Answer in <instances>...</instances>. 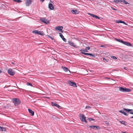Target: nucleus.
<instances>
[{"label": "nucleus", "instance_id": "7ed1b4c3", "mask_svg": "<svg viewBox=\"0 0 133 133\" xmlns=\"http://www.w3.org/2000/svg\"><path fill=\"white\" fill-rule=\"evenodd\" d=\"M8 73L10 75L13 76L14 75L15 72V71L13 70L12 69H9L8 70Z\"/></svg>", "mask_w": 133, "mask_h": 133}, {"label": "nucleus", "instance_id": "bb28decb", "mask_svg": "<svg viewBox=\"0 0 133 133\" xmlns=\"http://www.w3.org/2000/svg\"><path fill=\"white\" fill-rule=\"evenodd\" d=\"M121 1H119L118 0H114V2L117 3H118L119 2Z\"/></svg>", "mask_w": 133, "mask_h": 133}, {"label": "nucleus", "instance_id": "4c0bfd02", "mask_svg": "<svg viewBox=\"0 0 133 133\" xmlns=\"http://www.w3.org/2000/svg\"><path fill=\"white\" fill-rule=\"evenodd\" d=\"M122 23H123V24H124L125 25H127V23H125V22H124V21H122Z\"/></svg>", "mask_w": 133, "mask_h": 133}, {"label": "nucleus", "instance_id": "412c9836", "mask_svg": "<svg viewBox=\"0 0 133 133\" xmlns=\"http://www.w3.org/2000/svg\"><path fill=\"white\" fill-rule=\"evenodd\" d=\"M38 34L41 35H44V33L43 32L38 31Z\"/></svg>", "mask_w": 133, "mask_h": 133}, {"label": "nucleus", "instance_id": "aec40b11", "mask_svg": "<svg viewBox=\"0 0 133 133\" xmlns=\"http://www.w3.org/2000/svg\"><path fill=\"white\" fill-rule=\"evenodd\" d=\"M120 122L121 124H123L125 125H127V122H126L124 121H120Z\"/></svg>", "mask_w": 133, "mask_h": 133}, {"label": "nucleus", "instance_id": "2f4dec72", "mask_svg": "<svg viewBox=\"0 0 133 133\" xmlns=\"http://www.w3.org/2000/svg\"><path fill=\"white\" fill-rule=\"evenodd\" d=\"M80 51H84V52H88L87 50H86V49H82L80 50Z\"/></svg>", "mask_w": 133, "mask_h": 133}, {"label": "nucleus", "instance_id": "ea45409f", "mask_svg": "<svg viewBox=\"0 0 133 133\" xmlns=\"http://www.w3.org/2000/svg\"><path fill=\"white\" fill-rule=\"evenodd\" d=\"M127 43V42L124 41V42H123V44H125V45Z\"/></svg>", "mask_w": 133, "mask_h": 133}, {"label": "nucleus", "instance_id": "393cba45", "mask_svg": "<svg viewBox=\"0 0 133 133\" xmlns=\"http://www.w3.org/2000/svg\"><path fill=\"white\" fill-rule=\"evenodd\" d=\"M14 1L17 3H20L22 2V0H14Z\"/></svg>", "mask_w": 133, "mask_h": 133}, {"label": "nucleus", "instance_id": "e433bc0d", "mask_svg": "<svg viewBox=\"0 0 133 133\" xmlns=\"http://www.w3.org/2000/svg\"><path fill=\"white\" fill-rule=\"evenodd\" d=\"M91 108V107L90 106H87L86 107H85V108H86V109H87V108L89 109V108Z\"/></svg>", "mask_w": 133, "mask_h": 133}, {"label": "nucleus", "instance_id": "a19ab883", "mask_svg": "<svg viewBox=\"0 0 133 133\" xmlns=\"http://www.w3.org/2000/svg\"><path fill=\"white\" fill-rule=\"evenodd\" d=\"M116 40L117 41H118V42H119L120 41V39H116Z\"/></svg>", "mask_w": 133, "mask_h": 133}, {"label": "nucleus", "instance_id": "20e7f679", "mask_svg": "<svg viewBox=\"0 0 133 133\" xmlns=\"http://www.w3.org/2000/svg\"><path fill=\"white\" fill-rule=\"evenodd\" d=\"M80 118L82 122H86V121L85 119L86 117L83 114H80Z\"/></svg>", "mask_w": 133, "mask_h": 133}, {"label": "nucleus", "instance_id": "f8f14e48", "mask_svg": "<svg viewBox=\"0 0 133 133\" xmlns=\"http://www.w3.org/2000/svg\"><path fill=\"white\" fill-rule=\"evenodd\" d=\"M49 8L51 10L54 9V7L53 5L51 3H49L48 5Z\"/></svg>", "mask_w": 133, "mask_h": 133}, {"label": "nucleus", "instance_id": "f704fd0d", "mask_svg": "<svg viewBox=\"0 0 133 133\" xmlns=\"http://www.w3.org/2000/svg\"><path fill=\"white\" fill-rule=\"evenodd\" d=\"M88 119L89 121H91L92 120H94V119H92V118H89Z\"/></svg>", "mask_w": 133, "mask_h": 133}, {"label": "nucleus", "instance_id": "4468645a", "mask_svg": "<svg viewBox=\"0 0 133 133\" xmlns=\"http://www.w3.org/2000/svg\"><path fill=\"white\" fill-rule=\"evenodd\" d=\"M59 34L60 36L62 39L63 40V41L64 42H66V39L65 38H64V37L63 36L62 34L60 33H59Z\"/></svg>", "mask_w": 133, "mask_h": 133}, {"label": "nucleus", "instance_id": "c03bdc74", "mask_svg": "<svg viewBox=\"0 0 133 133\" xmlns=\"http://www.w3.org/2000/svg\"><path fill=\"white\" fill-rule=\"evenodd\" d=\"M105 78L108 79H110V78H109V77H106V78Z\"/></svg>", "mask_w": 133, "mask_h": 133}, {"label": "nucleus", "instance_id": "37998d69", "mask_svg": "<svg viewBox=\"0 0 133 133\" xmlns=\"http://www.w3.org/2000/svg\"><path fill=\"white\" fill-rule=\"evenodd\" d=\"M100 46L101 47H105V46L104 45H101Z\"/></svg>", "mask_w": 133, "mask_h": 133}, {"label": "nucleus", "instance_id": "473e14b6", "mask_svg": "<svg viewBox=\"0 0 133 133\" xmlns=\"http://www.w3.org/2000/svg\"><path fill=\"white\" fill-rule=\"evenodd\" d=\"M89 55L90 56H92L93 57H95V55H93L92 54L89 53Z\"/></svg>", "mask_w": 133, "mask_h": 133}, {"label": "nucleus", "instance_id": "4be33fe9", "mask_svg": "<svg viewBox=\"0 0 133 133\" xmlns=\"http://www.w3.org/2000/svg\"><path fill=\"white\" fill-rule=\"evenodd\" d=\"M128 46H132V45L130 43L127 42V43L125 45Z\"/></svg>", "mask_w": 133, "mask_h": 133}, {"label": "nucleus", "instance_id": "423d86ee", "mask_svg": "<svg viewBox=\"0 0 133 133\" xmlns=\"http://www.w3.org/2000/svg\"><path fill=\"white\" fill-rule=\"evenodd\" d=\"M68 84L71 86H73L74 87H77L76 83L72 81H69L68 82Z\"/></svg>", "mask_w": 133, "mask_h": 133}, {"label": "nucleus", "instance_id": "3c124183", "mask_svg": "<svg viewBox=\"0 0 133 133\" xmlns=\"http://www.w3.org/2000/svg\"><path fill=\"white\" fill-rule=\"evenodd\" d=\"M69 71L70 72V70H69Z\"/></svg>", "mask_w": 133, "mask_h": 133}, {"label": "nucleus", "instance_id": "8fccbe9b", "mask_svg": "<svg viewBox=\"0 0 133 133\" xmlns=\"http://www.w3.org/2000/svg\"><path fill=\"white\" fill-rule=\"evenodd\" d=\"M131 118H133V116L130 117Z\"/></svg>", "mask_w": 133, "mask_h": 133}, {"label": "nucleus", "instance_id": "f3484780", "mask_svg": "<svg viewBox=\"0 0 133 133\" xmlns=\"http://www.w3.org/2000/svg\"><path fill=\"white\" fill-rule=\"evenodd\" d=\"M90 14L91 16H92L94 18H95L98 19H99V17L96 15H94L93 14Z\"/></svg>", "mask_w": 133, "mask_h": 133}, {"label": "nucleus", "instance_id": "a18cd8bd", "mask_svg": "<svg viewBox=\"0 0 133 133\" xmlns=\"http://www.w3.org/2000/svg\"><path fill=\"white\" fill-rule=\"evenodd\" d=\"M50 37V38H51V39H53V38H52V37H51V36H50V37Z\"/></svg>", "mask_w": 133, "mask_h": 133}, {"label": "nucleus", "instance_id": "39448f33", "mask_svg": "<svg viewBox=\"0 0 133 133\" xmlns=\"http://www.w3.org/2000/svg\"><path fill=\"white\" fill-rule=\"evenodd\" d=\"M40 20L41 22L45 24H47L49 22V21L44 18H40Z\"/></svg>", "mask_w": 133, "mask_h": 133}, {"label": "nucleus", "instance_id": "79ce46f5", "mask_svg": "<svg viewBox=\"0 0 133 133\" xmlns=\"http://www.w3.org/2000/svg\"><path fill=\"white\" fill-rule=\"evenodd\" d=\"M124 42L123 41L121 40H120V42H121V43H123V42Z\"/></svg>", "mask_w": 133, "mask_h": 133}, {"label": "nucleus", "instance_id": "7c9ffc66", "mask_svg": "<svg viewBox=\"0 0 133 133\" xmlns=\"http://www.w3.org/2000/svg\"><path fill=\"white\" fill-rule=\"evenodd\" d=\"M27 85H29V86H31L32 87V84L31 83H27Z\"/></svg>", "mask_w": 133, "mask_h": 133}, {"label": "nucleus", "instance_id": "a878e982", "mask_svg": "<svg viewBox=\"0 0 133 133\" xmlns=\"http://www.w3.org/2000/svg\"><path fill=\"white\" fill-rule=\"evenodd\" d=\"M5 128L3 127H0V131H4Z\"/></svg>", "mask_w": 133, "mask_h": 133}, {"label": "nucleus", "instance_id": "de8ad7c7", "mask_svg": "<svg viewBox=\"0 0 133 133\" xmlns=\"http://www.w3.org/2000/svg\"><path fill=\"white\" fill-rule=\"evenodd\" d=\"M41 1H42V2H43L44 1V0H40Z\"/></svg>", "mask_w": 133, "mask_h": 133}, {"label": "nucleus", "instance_id": "1a4fd4ad", "mask_svg": "<svg viewBox=\"0 0 133 133\" xmlns=\"http://www.w3.org/2000/svg\"><path fill=\"white\" fill-rule=\"evenodd\" d=\"M123 110L126 112H129L130 114L133 115V110L124 108Z\"/></svg>", "mask_w": 133, "mask_h": 133}, {"label": "nucleus", "instance_id": "49530a36", "mask_svg": "<svg viewBox=\"0 0 133 133\" xmlns=\"http://www.w3.org/2000/svg\"><path fill=\"white\" fill-rule=\"evenodd\" d=\"M11 63L12 64H13L14 65L15 64L14 63H13V62H11Z\"/></svg>", "mask_w": 133, "mask_h": 133}, {"label": "nucleus", "instance_id": "c9c22d12", "mask_svg": "<svg viewBox=\"0 0 133 133\" xmlns=\"http://www.w3.org/2000/svg\"><path fill=\"white\" fill-rule=\"evenodd\" d=\"M90 48L89 47H86L85 49H86V50H89Z\"/></svg>", "mask_w": 133, "mask_h": 133}, {"label": "nucleus", "instance_id": "6e6552de", "mask_svg": "<svg viewBox=\"0 0 133 133\" xmlns=\"http://www.w3.org/2000/svg\"><path fill=\"white\" fill-rule=\"evenodd\" d=\"M32 0H26L25 4L27 6H28L31 3Z\"/></svg>", "mask_w": 133, "mask_h": 133}, {"label": "nucleus", "instance_id": "58836bf2", "mask_svg": "<svg viewBox=\"0 0 133 133\" xmlns=\"http://www.w3.org/2000/svg\"><path fill=\"white\" fill-rule=\"evenodd\" d=\"M111 9H112V10H116V9H115V8H113V7H111Z\"/></svg>", "mask_w": 133, "mask_h": 133}, {"label": "nucleus", "instance_id": "5701e85b", "mask_svg": "<svg viewBox=\"0 0 133 133\" xmlns=\"http://www.w3.org/2000/svg\"><path fill=\"white\" fill-rule=\"evenodd\" d=\"M122 21H121V20H120L116 21V23H122Z\"/></svg>", "mask_w": 133, "mask_h": 133}, {"label": "nucleus", "instance_id": "09e8293b", "mask_svg": "<svg viewBox=\"0 0 133 133\" xmlns=\"http://www.w3.org/2000/svg\"><path fill=\"white\" fill-rule=\"evenodd\" d=\"M2 72V71L1 70H0V74H1Z\"/></svg>", "mask_w": 133, "mask_h": 133}, {"label": "nucleus", "instance_id": "dca6fc26", "mask_svg": "<svg viewBox=\"0 0 133 133\" xmlns=\"http://www.w3.org/2000/svg\"><path fill=\"white\" fill-rule=\"evenodd\" d=\"M28 110L31 116H33L34 115V111L30 109H29Z\"/></svg>", "mask_w": 133, "mask_h": 133}, {"label": "nucleus", "instance_id": "9d476101", "mask_svg": "<svg viewBox=\"0 0 133 133\" xmlns=\"http://www.w3.org/2000/svg\"><path fill=\"white\" fill-rule=\"evenodd\" d=\"M68 44L72 46L75 48H77L76 45H75L74 43L71 41H68Z\"/></svg>", "mask_w": 133, "mask_h": 133}, {"label": "nucleus", "instance_id": "f03ea898", "mask_svg": "<svg viewBox=\"0 0 133 133\" xmlns=\"http://www.w3.org/2000/svg\"><path fill=\"white\" fill-rule=\"evenodd\" d=\"M12 101L13 103L16 106L18 105L21 103L20 100L18 98H13L12 99Z\"/></svg>", "mask_w": 133, "mask_h": 133}, {"label": "nucleus", "instance_id": "a211bd4d", "mask_svg": "<svg viewBox=\"0 0 133 133\" xmlns=\"http://www.w3.org/2000/svg\"><path fill=\"white\" fill-rule=\"evenodd\" d=\"M119 112H121V113L124 114V115L127 116L128 115L127 113L125 112L123 110H119Z\"/></svg>", "mask_w": 133, "mask_h": 133}, {"label": "nucleus", "instance_id": "c85d7f7f", "mask_svg": "<svg viewBox=\"0 0 133 133\" xmlns=\"http://www.w3.org/2000/svg\"><path fill=\"white\" fill-rule=\"evenodd\" d=\"M81 53L83 54H84L85 55H89V53H87L84 52H81Z\"/></svg>", "mask_w": 133, "mask_h": 133}, {"label": "nucleus", "instance_id": "f257e3e1", "mask_svg": "<svg viewBox=\"0 0 133 133\" xmlns=\"http://www.w3.org/2000/svg\"><path fill=\"white\" fill-rule=\"evenodd\" d=\"M119 90L120 91L124 92H129L131 91V90L129 89L121 87H119Z\"/></svg>", "mask_w": 133, "mask_h": 133}, {"label": "nucleus", "instance_id": "9b49d317", "mask_svg": "<svg viewBox=\"0 0 133 133\" xmlns=\"http://www.w3.org/2000/svg\"><path fill=\"white\" fill-rule=\"evenodd\" d=\"M71 12L73 14H77L79 12L77 9L72 10Z\"/></svg>", "mask_w": 133, "mask_h": 133}, {"label": "nucleus", "instance_id": "2eb2a0df", "mask_svg": "<svg viewBox=\"0 0 133 133\" xmlns=\"http://www.w3.org/2000/svg\"><path fill=\"white\" fill-rule=\"evenodd\" d=\"M52 106L56 107L58 108H59L61 107L58 104L53 102H52Z\"/></svg>", "mask_w": 133, "mask_h": 133}, {"label": "nucleus", "instance_id": "ddd939ff", "mask_svg": "<svg viewBox=\"0 0 133 133\" xmlns=\"http://www.w3.org/2000/svg\"><path fill=\"white\" fill-rule=\"evenodd\" d=\"M89 127L91 128L92 129H95L96 128L97 129H98L99 128V127L98 126H96L95 125H91L89 126Z\"/></svg>", "mask_w": 133, "mask_h": 133}, {"label": "nucleus", "instance_id": "0eeeda50", "mask_svg": "<svg viewBox=\"0 0 133 133\" xmlns=\"http://www.w3.org/2000/svg\"><path fill=\"white\" fill-rule=\"evenodd\" d=\"M63 29V26H58L55 27V29L56 30H58L60 32H63V31L62 29Z\"/></svg>", "mask_w": 133, "mask_h": 133}, {"label": "nucleus", "instance_id": "72a5a7b5", "mask_svg": "<svg viewBox=\"0 0 133 133\" xmlns=\"http://www.w3.org/2000/svg\"><path fill=\"white\" fill-rule=\"evenodd\" d=\"M111 57L113 59H117V58L116 57L114 56H111Z\"/></svg>", "mask_w": 133, "mask_h": 133}, {"label": "nucleus", "instance_id": "cd10ccee", "mask_svg": "<svg viewBox=\"0 0 133 133\" xmlns=\"http://www.w3.org/2000/svg\"><path fill=\"white\" fill-rule=\"evenodd\" d=\"M121 1L123 2V3L125 4H129L128 2H126L125 0H123V1Z\"/></svg>", "mask_w": 133, "mask_h": 133}, {"label": "nucleus", "instance_id": "c756f323", "mask_svg": "<svg viewBox=\"0 0 133 133\" xmlns=\"http://www.w3.org/2000/svg\"><path fill=\"white\" fill-rule=\"evenodd\" d=\"M103 59L104 62H108V59L107 60V59H105L104 57L103 58Z\"/></svg>", "mask_w": 133, "mask_h": 133}, {"label": "nucleus", "instance_id": "6ab92c4d", "mask_svg": "<svg viewBox=\"0 0 133 133\" xmlns=\"http://www.w3.org/2000/svg\"><path fill=\"white\" fill-rule=\"evenodd\" d=\"M62 68L65 72H67L68 70V69L67 68L65 67L64 66H62Z\"/></svg>", "mask_w": 133, "mask_h": 133}, {"label": "nucleus", "instance_id": "b1692460", "mask_svg": "<svg viewBox=\"0 0 133 133\" xmlns=\"http://www.w3.org/2000/svg\"><path fill=\"white\" fill-rule=\"evenodd\" d=\"M38 31L37 30H36L35 31H33L32 32L33 33H34L36 34H38Z\"/></svg>", "mask_w": 133, "mask_h": 133}]
</instances>
